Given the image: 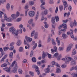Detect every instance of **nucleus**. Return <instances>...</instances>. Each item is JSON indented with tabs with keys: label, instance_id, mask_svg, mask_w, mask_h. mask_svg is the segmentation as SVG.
<instances>
[{
	"label": "nucleus",
	"instance_id": "obj_15",
	"mask_svg": "<svg viewBox=\"0 0 77 77\" xmlns=\"http://www.w3.org/2000/svg\"><path fill=\"white\" fill-rule=\"evenodd\" d=\"M21 44V41L20 40L17 41V44L18 46H20Z\"/></svg>",
	"mask_w": 77,
	"mask_h": 77
},
{
	"label": "nucleus",
	"instance_id": "obj_32",
	"mask_svg": "<svg viewBox=\"0 0 77 77\" xmlns=\"http://www.w3.org/2000/svg\"><path fill=\"white\" fill-rule=\"evenodd\" d=\"M75 25H74V27H75V26H77V22L76 21V20H74V22L73 23Z\"/></svg>",
	"mask_w": 77,
	"mask_h": 77
},
{
	"label": "nucleus",
	"instance_id": "obj_17",
	"mask_svg": "<svg viewBox=\"0 0 77 77\" xmlns=\"http://www.w3.org/2000/svg\"><path fill=\"white\" fill-rule=\"evenodd\" d=\"M62 36L63 39H66L68 37V35L65 34H63L62 35Z\"/></svg>",
	"mask_w": 77,
	"mask_h": 77
},
{
	"label": "nucleus",
	"instance_id": "obj_23",
	"mask_svg": "<svg viewBox=\"0 0 77 77\" xmlns=\"http://www.w3.org/2000/svg\"><path fill=\"white\" fill-rule=\"evenodd\" d=\"M62 26L63 28H64L65 29H67V25L66 23H63Z\"/></svg>",
	"mask_w": 77,
	"mask_h": 77
},
{
	"label": "nucleus",
	"instance_id": "obj_1",
	"mask_svg": "<svg viewBox=\"0 0 77 77\" xmlns=\"http://www.w3.org/2000/svg\"><path fill=\"white\" fill-rule=\"evenodd\" d=\"M61 60H65L66 64H69V62L71 61L70 63V65L74 66L75 65V58H61Z\"/></svg>",
	"mask_w": 77,
	"mask_h": 77
},
{
	"label": "nucleus",
	"instance_id": "obj_50",
	"mask_svg": "<svg viewBox=\"0 0 77 77\" xmlns=\"http://www.w3.org/2000/svg\"><path fill=\"white\" fill-rule=\"evenodd\" d=\"M61 67L62 68H66V65H65V64H63L61 66Z\"/></svg>",
	"mask_w": 77,
	"mask_h": 77
},
{
	"label": "nucleus",
	"instance_id": "obj_16",
	"mask_svg": "<svg viewBox=\"0 0 77 77\" xmlns=\"http://www.w3.org/2000/svg\"><path fill=\"white\" fill-rule=\"evenodd\" d=\"M45 0H41V3H42L41 5V6H44V5H45Z\"/></svg>",
	"mask_w": 77,
	"mask_h": 77
},
{
	"label": "nucleus",
	"instance_id": "obj_9",
	"mask_svg": "<svg viewBox=\"0 0 77 77\" xmlns=\"http://www.w3.org/2000/svg\"><path fill=\"white\" fill-rule=\"evenodd\" d=\"M3 69L6 71V72H11V69L9 67H5L3 68Z\"/></svg>",
	"mask_w": 77,
	"mask_h": 77
},
{
	"label": "nucleus",
	"instance_id": "obj_37",
	"mask_svg": "<svg viewBox=\"0 0 77 77\" xmlns=\"http://www.w3.org/2000/svg\"><path fill=\"white\" fill-rule=\"evenodd\" d=\"M7 64L5 63H4L3 64H2L1 65V67H6L7 66Z\"/></svg>",
	"mask_w": 77,
	"mask_h": 77
},
{
	"label": "nucleus",
	"instance_id": "obj_18",
	"mask_svg": "<svg viewBox=\"0 0 77 77\" xmlns=\"http://www.w3.org/2000/svg\"><path fill=\"white\" fill-rule=\"evenodd\" d=\"M36 33H38L37 32H35V31H33L31 33V37H33L34 35H36Z\"/></svg>",
	"mask_w": 77,
	"mask_h": 77
},
{
	"label": "nucleus",
	"instance_id": "obj_48",
	"mask_svg": "<svg viewBox=\"0 0 77 77\" xmlns=\"http://www.w3.org/2000/svg\"><path fill=\"white\" fill-rule=\"evenodd\" d=\"M1 53L2 55H0V57H2L3 56V55L5 54V53H4V51L1 52Z\"/></svg>",
	"mask_w": 77,
	"mask_h": 77
},
{
	"label": "nucleus",
	"instance_id": "obj_29",
	"mask_svg": "<svg viewBox=\"0 0 77 77\" xmlns=\"http://www.w3.org/2000/svg\"><path fill=\"white\" fill-rule=\"evenodd\" d=\"M9 48V47H5L3 48V49L4 51H7V50H8Z\"/></svg>",
	"mask_w": 77,
	"mask_h": 77
},
{
	"label": "nucleus",
	"instance_id": "obj_61",
	"mask_svg": "<svg viewBox=\"0 0 77 77\" xmlns=\"http://www.w3.org/2000/svg\"><path fill=\"white\" fill-rule=\"evenodd\" d=\"M27 26L28 27H29V30H32V27H31V26H30L29 24H27Z\"/></svg>",
	"mask_w": 77,
	"mask_h": 77
},
{
	"label": "nucleus",
	"instance_id": "obj_31",
	"mask_svg": "<svg viewBox=\"0 0 77 77\" xmlns=\"http://www.w3.org/2000/svg\"><path fill=\"white\" fill-rule=\"evenodd\" d=\"M19 51L20 52H22L23 51V47H20L19 49Z\"/></svg>",
	"mask_w": 77,
	"mask_h": 77
},
{
	"label": "nucleus",
	"instance_id": "obj_41",
	"mask_svg": "<svg viewBox=\"0 0 77 77\" xmlns=\"http://www.w3.org/2000/svg\"><path fill=\"white\" fill-rule=\"evenodd\" d=\"M29 74L31 75L32 77L34 76V73L32 72H29Z\"/></svg>",
	"mask_w": 77,
	"mask_h": 77
},
{
	"label": "nucleus",
	"instance_id": "obj_20",
	"mask_svg": "<svg viewBox=\"0 0 77 77\" xmlns=\"http://www.w3.org/2000/svg\"><path fill=\"white\" fill-rule=\"evenodd\" d=\"M76 51H75V49H74L73 50V51L72 52V56H73V55H74L75 54H76Z\"/></svg>",
	"mask_w": 77,
	"mask_h": 77
},
{
	"label": "nucleus",
	"instance_id": "obj_40",
	"mask_svg": "<svg viewBox=\"0 0 77 77\" xmlns=\"http://www.w3.org/2000/svg\"><path fill=\"white\" fill-rule=\"evenodd\" d=\"M29 74L31 75L32 77L34 76V73L32 72H29Z\"/></svg>",
	"mask_w": 77,
	"mask_h": 77
},
{
	"label": "nucleus",
	"instance_id": "obj_14",
	"mask_svg": "<svg viewBox=\"0 0 77 77\" xmlns=\"http://www.w3.org/2000/svg\"><path fill=\"white\" fill-rule=\"evenodd\" d=\"M38 18H39V11H37L36 15L35 16V21H36V20L38 19Z\"/></svg>",
	"mask_w": 77,
	"mask_h": 77
},
{
	"label": "nucleus",
	"instance_id": "obj_24",
	"mask_svg": "<svg viewBox=\"0 0 77 77\" xmlns=\"http://www.w3.org/2000/svg\"><path fill=\"white\" fill-rule=\"evenodd\" d=\"M28 4H27L25 6V9H26V11H29V9H28V8H29V6H28Z\"/></svg>",
	"mask_w": 77,
	"mask_h": 77
},
{
	"label": "nucleus",
	"instance_id": "obj_27",
	"mask_svg": "<svg viewBox=\"0 0 77 77\" xmlns=\"http://www.w3.org/2000/svg\"><path fill=\"white\" fill-rule=\"evenodd\" d=\"M19 73L20 74H23V70H22V69L21 68H20L18 70Z\"/></svg>",
	"mask_w": 77,
	"mask_h": 77
},
{
	"label": "nucleus",
	"instance_id": "obj_45",
	"mask_svg": "<svg viewBox=\"0 0 77 77\" xmlns=\"http://www.w3.org/2000/svg\"><path fill=\"white\" fill-rule=\"evenodd\" d=\"M51 53L52 54H53L54 53V52H56V50H55L53 49H51Z\"/></svg>",
	"mask_w": 77,
	"mask_h": 77
},
{
	"label": "nucleus",
	"instance_id": "obj_38",
	"mask_svg": "<svg viewBox=\"0 0 77 77\" xmlns=\"http://www.w3.org/2000/svg\"><path fill=\"white\" fill-rule=\"evenodd\" d=\"M36 35H34V38L35 39H38V33H36Z\"/></svg>",
	"mask_w": 77,
	"mask_h": 77
},
{
	"label": "nucleus",
	"instance_id": "obj_56",
	"mask_svg": "<svg viewBox=\"0 0 77 77\" xmlns=\"http://www.w3.org/2000/svg\"><path fill=\"white\" fill-rule=\"evenodd\" d=\"M71 75H74L75 77H77V74H75L74 73H72L71 74Z\"/></svg>",
	"mask_w": 77,
	"mask_h": 77
},
{
	"label": "nucleus",
	"instance_id": "obj_39",
	"mask_svg": "<svg viewBox=\"0 0 77 77\" xmlns=\"http://www.w3.org/2000/svg\"><path fill=\"white\" fill-rule=\"evenodd\" d=\"M57 73H59L61 72V70L59 68H57Z\"/></svg>",
	"mask_w": 77,
	"mask_h": 77
},
{
	"label": "nucleus",
	"instance_id": "obj_21",
	"mask_svg": "<svg viewBox=\"0 0 77 77\" xmlns=\"http://www.w3.org/2000/svg\"><path fill=\"white\" fill-rule=\"evenodd\" d=\"M6 8L7 10H9L10 9V4L8 3L6 5Z\"/></svg>",
	"mask_w": 77,
	"mask_h": 77
},
{
	"label": "nucleus",
	"instance_id": "obj_57",
	"mask_svg": "<svg viewBox=\"0 0 77 77\" xmlns=\"http://www.w3.org/2000/svg\"><path fill=\"white\" fill-rule=\"evenodd\" d=\"M15 62L16 61H14L11 64V66L12 67H13L14 66V65H15Z\"/></svg>",
	"mask_w": 77,
	"mask_h": 77
},
{
	"label": "nucleus",
	"instance_id": "obj_53",
	"mask_svg": "<svg viewBox=\"0 0 77 77\" xmlns=\"http://www.w3.org/2000/svg\"><path fill=\"white\" fill-rule=\"evenodd\" d=\"M33 51H32L30 54V57H32L33 56Z\"/></svg>",
	"mask_w": 77,
	"mask_h": 77
},
{
	"label": "nucleus",
	"instance_id": "obj_2",
	"mask_svg": "<svg viewBox=\"0 0 77 77\" xmlns=\"http://www.w3.org/2000/svg\"><path fill=\"white\" fill-rule=\"evenodd\" d=\"M74 32V30L70 29V30L67 33L68 35H69L70 34L71 37V38L73 39L74 41H76L77 40V38L76 37H74V34H73V32Z\"/></svg>",
	"mask_w": 77,
	"mask_h": 77
},
{
	"label": "nucleus",
	"instance_id": "obj_11",
	"mask_svg": "<svg viewBox=\"0 0 77 77\" xmlns=\"http://www.w3.org/2000/svg\"><path fill=\"white\" fill-rule=\"evenodd\" d=\"M11 17L12 19V20H15L17 18V16H16V14H12L11 16Z\"/></svg>",
	"mask_w": 77,
	"mask_h": 77
},
{
	"label": "nucleus",
	"instance_id": "obj_33",
	"mask_svg": "<svg viewBox=\"0 0 77 77\" xmlns=\"http://www.w3.org/2000/svg\"><path fill=\"white\" fill-rule=\"evenodd\" d=\"M33 19H30L29 21H28V23L29 24H31V23H33Z\"/></svg>",
	"mask_w": 77,
	"mask_h": 77
},
{
	"label": "nucleus",
	"instance_id": "obj_4",
	"mask_svg": "<svg viewBox=\"0 0 77 77\" xmlns=\"http://www.w3.org/2000/svg\"><path fill=\"white\" fill-rule=\"evenodd\" d=\"M26 40H24V45H27V43L29 42H31L32 41V38L28 37L27 36H26L25 37Z\"/></svg>",
	"mask_w": 77,
	"mask_h": 77
},
{
	"label": "nucleus",
	"instance_id": "obj_35",
	"mask_svg": "<svg viewBox=\"0 0 77 77\" xmlns=\"http://www.w3.org/2000/svg\"><path fill=\"white\" fill-rule=\"evenodd\" d=\"M59 9H60V11H62L63 9V7L62 5H60L59 7Z\"/></svg>",
	"mask_w": 77,
	"mask_h": 77
},
{
	"label": "nucleus",
	"instance_id": "obj_10",
	"mask_svg": "<svg viewBox=\"0 0 77 77\" xmlns=\"http://www.w3.org/2000/svg\"><path fill=\"white\" fill-rule=\"evenodd\" d=\"M29 15L30 17H33L35 15V12L33 11H30L29 12Z\"/></svg>",
	"mask_w": 77,
	"mask_h": 77
},
{
	"label": "nucleus",
	"instance_id": "obj_34",
	"mask_svg": "<svg viewBox=\"0 0 77 77\" xmlns=\"http://www.w3.org/2000/svg\"><path fill=\"white\" fill-rule=\"evenodd\" d=\"M36 47H37V43H35L34 46L32 48V49L33 50H34L36 48Z\"/></svg>",
	"mask_w": 77,
	"mask_h": 77
},
{
	"label": "nucleus",
	"instance_id": "obj_62",
	"mask_svg": "<svg viewBox=\"0 0 77 77\" xmlns=\"http://www.w3.org/2000/svg\"><path fill=\"white\" fill-rule=\"evenodd\" d=\"M65 58H72V57H70L69 55H67L65 56Z\"/></svg>",
	"mask_w": 77,
	"mask_h": 77
},
{
	"label": "nucleus",
	"instance_id": "obj_25",
	"mask_svg": "<svg viewBox=\"0 0 77 77\" xmlns=\"http://www.w3.org/2000/svg\"><path fill=\"white\" fill-rule=\"evenodd\" d=\"M45 71L46 73H49V72H50V69L47 68L45 69Z\"/></svg>",
	"mask_w": 77,
	"mask_h": 77
},
{
	"label": "nucleus",
	"instance_id": "obj_51",
	"mask_svg": "<svg viewBox=\"0 0 77 77\" xmlns=\"http://www.w3.org/2000/svg\"><path fill=\"white\" fill-rule=\"evenodd\" d=\"M48 58H51V55L48 53H47Z\"/></svg>",
	"mask_w": 77,
	"mask_h": 77
},
{
	"label": "nucleus",
	"instance_id": "obj_58",
	"mask_svg": "<svg viewBox=\"0 0 77 77\" xmlns=\"http://www.w3.org/2000/svg\"><path fill=\"white\" fill-rule=\"evenodd\" d=\"M21 18L20 17V18H18L17 19V22H19L20 21H21Z\"/></svg>",
	"mask_w": 77,
	"mask_h": 77
},
{
	"label": "nucleus",
	"instance_id": "obj_8",
	"mask_svg": "<svg viewBox=\"0 0 77 77\" xmlns=\"http://www.w3.org/2000/svg\"><path fill=\"white\" fill-rule=\"evenodd\" d=\"M51 67H54V66L55 65L57 66V67L60 68V66H59V65L57 63L55 62V61H53L52 62H51Z\"/></svg>",
	"mask_w": 77,
	"mask_h": 77
},
{
	"label": "nucleus",
	"instance_id": "obj_42",
	"mask_svg": "<svg viewBox=\"0 0 77 77\" xmlns=\"http://www.w3.org/2000/svg\"><path fill=\"white\" fill-rule=\"evenodd\" d=\"M29 74L31 75L32 77L34 76V73L32 72H29Z\"/></svg>",
	"mask_w": 77,
	"mask_h": 77
},
{
	"label": "nucleus",
	"instance_id": "obj_43",
	"mask_svg": "<svg viewBox=\"0 0 77 77\" xmlns=\"http://www.w3.org/2000/svg\"><path fill=\"white\" fill-rule=\"evenodd\" d=\"M13 52H11L10 54V56H9L10 57V58H12L13 57Z\"/></svg>",
	"mask_w": 77,
	"mask_h": 77
},
{
	"label": "nucleus",
	"instance_id": "obj_7",
	"mask_svg": "<svg viewBox=\"0 0 77 77\" xmlns=\"http://www.w3.org/2000/svg\"><path fill=\"white\" fill-rule=\"evenodd\" d=\"M18 68V67L17 66V63H15L14 67L12 70V72L13 73H17V69Z\"/></svg>",
	"mask_w": 77,
	"mask_h": 77
},
{
	"label": "nucleus",
	"instance_id": "obj_19",
	"mask_svg": "<svg viewBox=\"0 0 77 77\" xmlns=\"http://www.w3.org/2000/svg\"><path fill=\"white\" fill-rule=\"evenodd\" d=\"M51 21L53 24H54L55 23V18L52 17L51 18Z\"/></svg>",
	"mask_w": 77,
	"mask_h": 77
},
{
	"label": "nucleus",
	"instance_id": "obj_52",
	"mask_svg": "<svg viewBox=\"0 0 77 77\" xmlns=\"http://www.w3.org/2000/svg\"><path fill=\"white\" fill-rule=\"evenodd\" d=\"M5 58H2L0 60V63H2V62H4V60H5Z\"/></svg>",
	"mask_w": 77,
	"mask_h": 77
},
{
	"label": "nucleus",
	"instance_id": "obj_54",
	"mask_svg": "<svg viewBox=\"0 0 77 77\" xmlns=\"http://www.w3.org/2000/svg\"><path fill=\"white\" fill-rule=\"evenodd\" d=\"M44 14L45 15H47L48 14V11L47 10H45L44 11Z\"/></svg>",
	"mask_w": 77,
	"mask_h": 77
},
{
	"label": "nucleus",
	"instance_id": "obj_64",
	"mask_svg": "<svg viewBox=\"0 0 77 77\" xmlns=\"http://www.w3.org/2000/svg\"><path fill=\"white\" fill-rule=\"evenodd\" d=\"M3 2H5V0H0L1 3H3Z\"/></svg>",
	"mask_w": 77,
	"mask_h": 77
},
{
	"label": "nucleus",
	"instance_id": "obj_63",
	"mask_svg": "<svg viewBox=\"0 0 77 77\" xmlns=\"http://www.w3.org/2000/svg\"><path fill=\"white\" fill-rule=\"evenodd\" d=\"M19 32L20 34H21V33H22V29H21V28L19 29Z\"/></svg>",
	"mask_w": 77,
	"mask_h": 77
},
{
	"label": "nucleus",
	"instance_id": "obj_49",
	"mask_svg": "<svg viewBox=\"0 0 77 77\" xmlns=\"http://www.w3.org/2000/svg\"><path fill=\"white\" fill-rule=\"evenodd\" d=\"M49 3L50 4H54V2L53 1V0H49Z\"/></svg>",
	"mask_w": 77,
	"mask_h": 77
},
{
	"label": "nucleus",
	"instance_id": "obj_3",
	"mask_svg": "<svg viewBox=\"0 0 77 77\" xmlns=\"http://www.w3.org/2000/svg\"><path fill=\"white\" fill-rule=\"evenodd\" d=\"M9 31L10 32H12V33L14 35L15 34V36H17L18 35V30H16L15 29H13V27H11L9 29Z\"/></svg>",
	"mask_w": 77,
	"mask_h": 77
},
{
	"label": "nucleus",
	"instance_id": "obj_46",
	"mask_svg": "<svg viewBox=\"0 0 77 77\" xmlns=\"http://www.w3.org/2000/svg\"><path fill=\"white\" fill-rule=\"evenodd\" d=\"M20 13L18 11H17L16 12V17H19V16L20 15Z\"/></svg>",
	"mask_w": 77,
	"mask_h": 77
},
{
	"label": "nucleus",
	"instance_id": "obj_5",
	"mask_svg": "<svg viewBox=\"0 0 77 77\" xmlns=\"http://www.w3.org/2000/svg\"><path fill=\"white\" fill-rule=\"evenodd\" d=\"M33 68H35V71L37 72L38 75L40 74V72H39V70L38 68V67L36 65L34 64L32 65Z\"/></svg>",
	"mask_w": 77,
	"mask_h": 77
},
{
	"label": "nucleus",
	"instance_id": "obj_60",
	"mask_svg": "<svg viewBox=\"0 0 77 77\" xmlns=\"http://www.w3.org/2000/svg\"><path fill=\"white\" fill-rule=\"evenodd\" d=\"M68 9L69 11H71V10L72 9V7H71V6H70L69 7Z\"/></svg>",
	"mask_w": 77,
	"mask_h": 77
},
{
	"label": "nucleus",
	"instance_id": "obj_59",
	"mask_svg": "<svg viewBox=\"0 0 77 77\" xmlns=\"http://www.w3.org/2000/svg\"><path fill=\"white\" fill-rule=\"evenodd\" d=\"M6 21H11V18L9 17L7 18Z\"/></svg>",
	"mask_w": 77,
	"mask_h": 77
},
{
	"label": "nucleus",
	"instance_id": "obj_44",
	"mask_svg": "<svg viewBox=\"0 0 77 77\" xmlns=\"http://www.w3.org/2000/svg\"><path fill=\"white\" fill-rule=\"evenodd\" d=\"M54 57L56 58L57 57L59 56V53L58 52H57L55 53L54 54Z\"/></svg>",
	"mask_w": 77,
	"mask_h": 77
},
{
	"label": "nucleus",
	"instance_id": "obj_55",
	"mask_svg": "<svg viewBox=\"0 0 77 77\" xmlns=\"http://www.w3.org/2000/svg\"><path fill=\"white\" fill-rule=\"evenodd\" d=\"M4 19L5 20H7V17L6 16V15L5 14H4Z\"/></svg>",
	"mask_w": 77,
	"mask_h": 77
},
{
	"label": "nucleus",
	"instance_id": "obj_6",
	"mask_svg": "<svg viewBox=\"0 0 77 77\" xmlns=\"http://www.w3.org/2000/svg\"><path fill=\"white\" fill-rule=\"evenodd\" d=\"M73 46V45L72 44H70L67 47L66 52V53H68V52H69V51H71V50L72 48V47Z\"/></svg>",
	"mask_w": 77,
	"mask_h": 77
},
{
	"label": "nucleus",
	"instance_id": "obj_28",
	"mask_svg": "<svg viewBox=\"0 0 77 77\" xmlns=\"http://www.w3.org/2000/svg\"><path fill=\"white\" fill-rule=\"evenodd\" d=\"M55 20L57 22H58L59 21V17L58 16H57L55 17Z\"/></svg>",
	"mask_w": 77,
	"mask_h": 77
},
{
	"label": "nucleus",
	"instance_id": "obj_13",
	"mask_svg": "<svg viewBox=\"0 0 77 77\" xmlns=\"http://www.w3.org/2000/svg\"><path fill=\"white\" fill-rule=\"evenodd\" d=\"M66 30L65 29H62L60 31H59L58 34L59 35H60L61 33H64L65 32Z\"/></svg>",
	"mask_w": 77,
	"mask_h": 77
},
{
	"label": "nucleus",
	"instance_id": "obj_22",
	"mask_svg": "<svg viewBox=\"0 0 77 77\" xmlns=\"http://www.w3.org/2000/svg\"><path fill=\"white\" fill-rule=\"evenodd\" d=\"M51 42L52 45H56V43L55 42L53 38H52L51 39Z\"/></svg>",
	"mask_w": 77,
	"mask_h": 77
},
{
	"label": "nucleus",
	"instance_id": "obj_26",
	"mask_svg": "<svg viewBox=\"0 0 77 77\" xmlns=\"http://www.w3.org/2000/svg\"><path fill=\"white\" fill-rule=\"evenodd\" d=\"M44 24H45V28H46V29H47V28H48V24H47V23L46 22H44Z\"/></svg>",
	"mask_w": 77,
	"mask_h": 77
},
{
	"label": "nucleus",
	"instance_id": "obj_12",
	"mask_svg": "<svg viewBox=\"0 0 77 77\" xmlns=\"http://www.w3.org/2000/svg\"><path fill=\"white\" fill-rule=\"evenodd\" d=\"M47 56L45 52L44 51L42 52V58H45V57H46Z\"/></svg>",
	"mask_w": 77,
	"mask_h": 77
},
{
	"label": "nucleus",
	"instance_id": "obj_30",
	"mask_svg": "<svg viewBox=\"0 0 77 77\" xmlns=\"http://www.w3.org/2000/svg\"><path fill=\"white\" fill-rule=\"evenodd\" d=\"M58 50L60 51H62L63 50V48L62 47H59Z\"/></svg>",
	"mask_w": 77,
	"mask_h": 77
},
{
	"label": "nucleus",
	"instance_id": "obj_36",
	"mask_svg": "<svg viewBox=\"0 0 77 77\" xmlns=\"http://www.w3.org/2000/svg\"><path fill=\"white\" fill-rule=\"evenodd\" d=\"M32 60L33 62H36V58H32Z\"/></svg>",
	"mask_w": 77,
	"mask_h": 77
},
{
	"label": "nucleus",
	"instance_id": "obj_47",
	"mask_svg": "<svg viewBox=\"0 0 77 77\" xmlns=\"http://www.w3.org/2000/svg\"><path fill=\"white\" fill-rule=\"evenodd\" d=\"M29 5H30L32 6V5H34V2L33 1L29 2Z\"/></svg>",
	"mask_w": 77,
	"mask_h": 77
}]
</instances>
